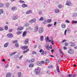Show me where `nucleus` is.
<instances>
[{
  "instance_id": "1",
  "label": "nucleus",
  "mask_w": 77,
  "mask_h": 77,
  "mask_svg": "<svg viewBox=\"0 0 77 77\" xmlns=\"http://www.w3.org/2000/svg\"><path fill=\"white\" fill-rule=\"evenodd\" d=\"M34 72L35 74L38 75V74H39L40 72V70L39 69L37 68L35 69Z\"/></svg>"
},
{
  "instance_id": "2",
  "label": "nucleus",
  "mask_w": 77,
  "mask_h": 77,
  "mask_svg": "<svg viewBox=\"0 0 77 77\" xmlns=\"http://www.w3.org/2000/svg\"><path fill=\"white\" fill-rule=\"evenodd\" d=\"M66 5L67 6H72V3H71V2L69 1H67L66 2Z\"/></svg>"
},
{
  "instance_id": "3",
  "label": "nucleus",
  "mask_w": 77,
  "mask_h": 77,
  "mask_svg": "<svg viewBox=\"0 0 77 77\" xmlns=\"http://www.w3.org/2000/svg\"><path fill=\"white\" fill-rule=\"evenodd\" d=\"M38 32L39 33H43L44 32V29H43V28H40L38 30Z\"/></svg>"
},
{
  "instance_id": "4",
  "label": "nucleus",
  "mask_w": 77,
  "mask_h": 77,
  "mask_svg": "<svg viewBox=\"0 0 77 77\" xmlns=\"http://www.w3.org/2000/svg\"><path fill=\"white\" fill-rule=\"evenodd\" d=\"M12 19L13 20H17V19H18V16L16 15L13 16L12 17Z\"/></svg>"
},
{
  "instance_id": "5",
  "label": "nucleus",
  "mask_w": 77,
  "mask_h": 77,
  "mask_svg": "<svg viewBox=\"0 0 77 77\" xmlns=\"http://www.w3.org/2000/svg\"><path fill=\"white\" fill-rule=\"evenodd\" d=\"M68 53L69 54H73L74 53V51L73 50L70 49L68 51Z\"/></svg>"
},
{
  "instance_id": "6",
  "label": "nucleus",
  "mask_w": 77,
  "mask_h": 77,
  "mask_svg": "<svg viewBox=\"0 0 77 77\" xmlns=\"http://www.w3.org/2000/svg\"><path fill=\"white\" fill-rule=\"evenodd\" d=\"M36 20V19H33L30 20L29 22V23H35V22Z\"/></svg>"
},
{
  "instance_id": "7",
  "label": "nucleus",
  "mask_w": 77,
  "mask_h": 77,
  "mask_svg": "<svg viewBox=\"0 0 77 77\" xmlns=\"http://www.w3.org/2000/svg\"><path fill=\"white\" fill-rule=\"evenodd\" d=\"M36 64L38 66H42V63L41 61H38L36 63Z\"/></svg>"
},
{
  "instance_id": "8",
  "label": "nucleus",
  "mask_w": 77,
  "mask_h": 77,
  "mask_svg": "<svg viewBox=\"0 0 77 77\" xmlns=\"http://www.w3.org/2000/svg\"><path fill=\"white\" fill-rule=\"evenodd\" d=\"M7 36L8 38H12V37H13V35L11 33L8 34L7 35Z\"/></svg>"
},
{
  "instance_id": "9",
  "label": "nucleus",
  "mask_w": 77,
  "mask_h": 77,
  "mask_svg": "<svg viewBox=\"0 0 77 77\" xmlns=\"http://www.w3.org/2000/svg\"><path fill=\"white\" fill-rule=\"evenodd\" d=\"M28 48V46H23L22 47V49L24 50H26Z\"/></svg>"
},
{
  "instance_id": "10",
  "label": "nucleus",
  "mask_w": 77,
  "mask_h": 77,
  "mask_svg": "<svg viewBox=\"0 0 77 77\" xmlns=\"http://www.w3.org/2000/svg\"><path fill=\"white\" fill-rule=\"evenodd\" d=\"M38 30V27L37 26H36L35 28L34 32H36Z\"/></svg>"
},
{
  "instance_id": "11",
  "label": "nucleus",
  "mask_w": 77,
  "mask_h": 77,
  "mask_svg": "<svg viewBox=\"0 0 77 77\" xmlns=\"http://www.w3.org/2000/svg\"><path fill=\"white\" fill-rule=\"evenodd\" d=\"M9 42H7L4 45V47H8V45H9Z\"/></svg>"
},
{
  "instance_id": "12",
  "label": "nucleus",
  "mask_w": 77,
  "mask_h": 77,
  "mask_svg": "<svg viewBox=\"0 0 77 77\" xmlns=\"http://www.w3.org/2000/svg\"><path fill=\"white\" fill-rule=\"evenodd\" d=\"M61 27L62 28H63V29H65V28H66V24L65 23H63L61 25Z\"/></svg>"
},
{
  "instance_id": "13",
  "label": "nucleus",
  "mask_w": 77,
  "mask_h": 77,
  "mask_svg": "<svg viewBox=\"0 0 77 77\" xmlns=\"http://www.w3.org/2000/svg\"><path fill=\"white\" fill-rule=\"evenodd\" d=\"M23 29L24 28H23V27H21L18 28L17 29V30H18V31H20V30H23Z\"/></svg>"
},
{
  "instance_id": "14",
  "label": "nucleus",
  "mask_w": 77,
  "mask_h": 77,
  "mask_svg": "<svg viewBox=\"0 0 77 77\" xmlns=\"http://www.w3.org/2000/svg\"><path fill=\"white\" fill-rule=\"evenodd\" d=\"M41 54L42 55H44V54L46 55L47 54V51H43Z\"/></svg>"
},
{
  "instance_id": "15",
  "label": "nucleus",
  "mask_w": 77,
  "mask_h": 77,
  "mask_svg": "<svg viewBox=\"0 0 77 77\" xmlns=\"http://www.w3.org/2000/svg\"><path fill=\"white\" fill-rule=\"evenodd\" d=\"M29 42V39L28 38L26 39L24 43L25 44H27Z\"/></svg>"
},
{
  "instance_id": "16",
  "label": "nucleus",
  "mask_w": 77,
  "mask_h": 77,
  "mask_svg": "<svg viewBox=\"0 0 77 77\" xmlns=\"http://www.w3.org/2000/svg\"><path fill=\"white\" fill-rule=\"evenodd\" d=\"M11 73H8L6 75V77H11Z\"/></svg>"
},
{
  "instance_id": "17",
  "label": "nucleus",
  "mask_w": 77,
  "mask_h": 77,
  "mask_svg": "<svg viewBox=\"0 0 77 77\" xmlns=\"http://www.w3.org/2000/svg\"><path fill=\"white\" fill-rule=\"evenodd\" d=\"M35 61V59H32V60H30L29 61V63H31L32 62H33Z\"/></svg>"
},
{
  "instance_id": "18",
  "label": "nucleus",
  "mask_w": 77,
  "mask_h": 77,
  "mask_svg": "<svg viewBox=\"0 0 77 77\" xmlns=\"http://www.w3.org/2000/svg\"><path fill=\"white\" fill-rule=\"evenodd\" d=\"M46 42H49V40L50 39V38L48 36H47V37L45 38Z\"/></svg>"
},
{
  "instance_id": "19",
  "label": "nucleus",
  "mask_w": 77,
  "mask_h": 77,
  "mask_svg": "<svg viewBox=\"0 0 77 77\" xmlns=\"http://www.w3.org/2000/svg\"><path fill=\"white\" fill-rule=\"evenodd\" d=\"M11 9L13 11H15L17 9V8L16 7H12L11 8Z\"/></svg>"
},
{
  "instance_id": "20",
  "label": "nucleus",
  "mask_w": 77,
  "mask_h": 77,
  "mask_svg": "<svg viewBox=\"0 0 77 77\" xmlns=\"http://www.w3.org/2000/svg\"><path fill=\"white\" fill-rule=\"evenodd\" d=\"M32 11H31V10H29V11H27L26 12V14H31V13H32Z\"/></svg>"
},
{
  "instance_id": "21",
  "label": "nucleus",
  "mask_w": 77,
  "mask_h": 77,
  "mask_svg": "<svg viewBox=\"0 0 77 77\" xmlns=\"http://www.w3.org/2000/svg\"><path fill=\"white\" fill-rule=\"evenodd\" d=\"M77 14L76 13L73 14L72 17L73 18H74V17H77Z\"/></svg>"
},
{
  "instance_id": "22",
  "label": "nucleus",
  "mask_w": 77,
  "mask_h": 77,
  "mask_svg": "<svg viewBox=\"0 0 77 77\" xmlns=\"http://www.w3.org/2000/svg\"><path fill=\"white\" fill-rule=\"evenodd\" d=\"M26 34L27 33H26V31L24 32L23 33V37H24V36H26Z\"/></svg>"
},
{
  "instance_id": "23",
  "label": "nucleus",
  "mask_w": 77,
  "mask_h": 77,
  "mask_svg": "<svg viewBox=\"0 0 77 77\" xmlns=\"http://www.w3.org/2000/svg\"><path fill=\"white\" fill-rule=\"evenodd\" d=\"M59 11H60L59 9H56L55 11V13H59Z\"/></svg>"
},
{
  "instance_id": "24",
  "label": "nucleus",
  "mask_w": 77,
  "mask_h": 77,
  "mask_svg": "<svg viewBox=\"0 0 77 77\" xmlns=\"http://www.w3.org/2000/svg\"><path fill=\"white\" fill-rule=\"evenodd\" d=\"M70 44H72L71 45V47H75V44L72 42H70Z\"/></svg>"
},
{
  "instance_id": "25",
  "label": "nucleus",
  "mask_w": 77,
  "mask_h": 77,
  "mask_svg": "<svg viewBox=\"0 0 77 77\" xmlns=\"http://www.w3.org/2000/svg\"><path fill=\"white\" fill-rule=\"evenodd\" d=\"M72 24H76L77 23V21L75 20H72Z\"/></svg>"
},
{
  "instance_id": "26",
  "label": "nucleus",
  "mask_w": 77,
  "mask_h": 77,
  "mask_svg": "<svg viewBox=\"0 0 77 77\" xmlns=\"http://www.w3.org/2000/svg\"><path fill=\"white\" fill-rule=\"evenodd\" d=\"M40 41H42L44 40V36H41L40 38Z\"/></svg>"
},
{
  "instance_id": "27",
  "label": "nucleus",
  "mask_w": 77,
  "mask_h": 77,
  "mask_svg": "<svg viewBox=\"0 0 77 77\" xmlns=\"http://www.w3.org/2000/svg\"><path fill=\"white\" fill-rule=\"evenodd\" d=\"M34 66V64L33 63L30 64L29 65V66L30 67V68H32L33 66Z\"/></svg>"
},
{
  "instance_id": "28",
  "label": "nucleus",
  "mask_w": 77,
  "mask_h": 77,
  "mask_svg": "<svg viewBox=\"0 0 77 77\" xmlns=\"http://www.w3.org/2000/svg\"><path fill=\"white\" fill-rule=\"evenodd\" d=\"M27 5H26L25 4H23L22 5V7L23 8H26V7H27Z\"/></svg>"
},
{
  "instance_id": "29",
  "label": "nucleus",
  "mask_w": 77,
  "mask_h": 77,
  "mask_svg": "<svg viewBox=\"0 0 77 77\" xmlns=\"http://www.w3.org/2000/svg\"><path fill=\"white\" fill-rule=\"evenodd\" d=\"M5 30H8V26L6 25L5 26Z\"/></svg>"
},
{
  "instance_id": "30",
  "label": "nucleus",
  "mask_w": 77,
  "mask_h": 77,
  "mask_svg": "<svg viewBox=\"0 0 77 77\" xmlns=\"http://www.w3.org/2000/svg\"><path fill=\"white\" fill-rule=\"evenodd\" d=\"M17 52H16L10 54V56H13V55H14Z\"/></svg>"
},
{
  "instance_id": "31",
  "label": "nucleus",
  "mask_w": 77,
  "mask_h": 77,
  "mask_svg": "<svg viewBox=\"0 0 77 77\" xmlns=\"http://www.w3.org/2000/svg\"><path fill=\"white\" fill-rule=\"evenodd\" d=\"M45 61L46 63H49V62H50V60L48 59H46Z\"/></svg>"
},
{
  "instance_id": "32",
  "label": "nucleus",
  "mask_w": 77,
  "mask_h": 77,
  "mask_svg": "<svg viewBox=\"0 0 77 77\" xmlns=\"http://www.w3.org/2000/svg\"><path fill=\"white\" fill-rule=\"evenodd\" d=\"M4 6V5L2 3H0V8H3Z\"/></svg>"
},
{
  "instance_id": "33",
  "label": "nucleus",
  "mask_w": 77,
  "mask_h": 77,
  "mask_svg": "<svg viewBox=\"0 0 77 77\" xmlns=\"http://www.w3.org/2000/svg\"><path fill=\"white\" fill-rule=\"evenodd\" d=\"M29 49H28L26 51H24L23 53L24 54V53H27V52L29 51Z\"/></svg>"
},
{
  "instance_id": "34",
  "label": "nucleus",
  "mask_w": 77,
  "mask_h": 77,
  "mask_svg": "<svg viewBox=\"0 0 77 77\" xmlns=\"http://www.w3.org/2000/svg\"><path fill=\"white\" fill-rule=\"evenodd\" d=\"M15 47H19V45H18V43H16L15 44Z\"/></svg>"
},
{
  "instance_id": "35",
  "label": "nucleus",
  "mask_w": 77,
  "mask_h": 77,
  "mask_svg": "<svg viewBox=\"0 0 77 77\" xmlns=\"http://www.w3.org/2000/svg\"><path fill=\"white\" fill-rule=\"evenodd\" d=\"M58 6L59 8H60V9H61L62 8V5H58Z\"/></svg>"
},
{
  "instance_id": "36",
  "label": "nucleus",
  "mask_w": 77,
  "mask_h": 77,
  "mask_svg": "<svg viewBox=\"0 0 77 77\" xmlns=\"http://www.w3.org/2000/svg\"><path fill=\"white\" fill-rule=\"evenodd\" d=\"M17 35H20V34H21L22 32L20 31H18L17 32Z\"/></svg>"
},
{
  "instance_id": "37",
  "label": "nucleus",
  "mask_w": 77,
  "mask_h": 77,
  "mask_svg": "<svg viewBox=\"0 0 77 77\" xmlns=\"http://www.w3.org/2000/svg\"><path fill=\"white\" fill-rule=\"evenodd\" d=\"M4 30V29L2 27H0V31H3Z\"/></svg>"
},
{
  "instance_id": "38",
  "label": "nucleus",
  "mask_w": 77,
  "mask_h": 77,
  "mask_svg": "<svg viewBox=\"0 0 77 77\" xmlns=\"http://www.w3.org/2000/svg\"><path fill=\"white\" fill-rule=\"evenodd\" d=\"M57 70L58 72H60V71L59 70V66H57Z\"/></svg>"
},
{
  "instance_id": "39",
  "label": "nucleus",
  "mask_w": 77,
  "mask_h": 77,
  "mask_svg": "<svg viewBox=\"0 0 77 77\" xmlns=\"http://www.w3.org/2000/svg\"><path fill=\"white\" fill-rule=\"evenodd\" d=\"M29 25V24L27 23L25 24V26H26V27H28Z\"/></svg>"
},
{
  "instance_id": "40",
  "label": "nucleus",
  "mask_w": 77,
  "mask_h": 77,
  "mask_svg": "<svg viewBox=\"0 0 77 77\" xmlns=\"http://www.w3.org/2000/svg\"><path fill=\"white\" fill-rule=\"evenodd\" d=\"M6 6L7 8H9V3H6Z\"/></svg>"
},
{
  "instance_id": "41",
  "label": "nucleus",
  "mask_w": 77,
  "mask_h": 77,
  "mask_svg": "<svg viewBox=\"0 0 77 77\" xmlns=\"http://www.w3.org/2000/svg\"><path fill=\"white\" fill-rule=\"evenodd\" d=\"M53 26V24H48V27H51Z\"/></svg>"
},
{
  "instance_id": "42",
  "label": "nucleus",
  "mask_w": 77,
  "mask_h": 77,
  "mask_svg": "<svg viewBox=\"0 0 77 77\" xmlns=\"http://www.w3.org/2000/svg\"><path fill=\"white\" fill-rule=\"evenodd\" d=\"M18 77H21V72H19L18 73Z\"/></svg>"
},
{
  "instance_id": "43",
  "label": "nucleus",
  "mask_w": 77,
  "mask_h": 77,
  "mask_svg": "<svg viewBox=\"0 0 77 77\" xmlns=\"http://www.w3.org/2000/svg\"><path fill=\"white\" fill-rule=\"evenodd\" d=\"M39 21H43L44 20V18L41 17L39 20Z\"/></svg>"
},
{
  "instance_id": "44",
  "label": "nucleus",
  "mask_w": 77,
  "mask_h": 77,
  "mask_svg": "<svg viewBox=\"0 0 77 77\" xmlns=\"http://www.w3.org/2000/svg\"><path fill=\"white\" fill-rule=\"evenodd\" d=\"M0 12L1 14H3V10L2 9H1L0 10Z\"/></svg>"
},
{
  "instance_id": "45",
  "label": "nucleus",
  "mask_w": 77,
  "mask_h": 77,
  "mask_svg": "<svg viewBox=\"0 0 77 77\" xmlns=\"http://www.w3.org/2000/svg\"><path fill=\"white\" fill-rule=\"evenodd\" d=\"M48 68H49L50 69H51V68H53V66H50L48 67Z\"/></svg>"
},
{
  "instance_id": "46",
  "label": "nucleus",
  "mask_w": 77,
  "mask_h": 77,
  "mask_svg": "<svg viewBox=\"0 0 77 77\" xmlns=\"http://www.w3.org/2000/svg\"><path fill=\"white\" fill-rule=\"evenodd\" d=\"M42 13V11H38V14L39 15H41Z\"/></svg>"
},
{
  "instance_id": "47",
  "label": "nucleus",
  "mask_w": 77,
  "mask_h": 77,
  "mask_svg": "<svg viewBox=\"0 0 77 77\" xmlns=\"http://www.w3.org/2000/svg\"><path fill=\"white\" fill-rule=\"evenodd\" d=\"M51 19H50L48 20V22L49 23H51Z\"/></svg>"
},
{
  "instance_id": "48",
  "label": "nucleus",
  "mask_w": 77,
  "mask_h": 77,
  "mask_svg": "<svg viewBox=\"0 0 77 77\" xmlns=\"http://www.w3.org/2000/svg\"><path fill=\"white\" fill-rule=\"evenodd\" d=\"M18 42V40H16L15 41H12V43H16V42Z\"/></svg>"
},
{
  "instance_id": "49",
  "label": "nucleus",
  "mask_w": 77,
  "mask_h": 77,
  "mask_svg": "<svg viewBox=\"0 0 77 77\" xmlns=\"http://www.w3.org/2000/svg\"><path fill=\"white\" fill-rule=\"evenodd\" d=\"M41 63H42H42L43 64H45V62L44 61H42L41 62Z\"/></svg>"
},
{
  "instance_id": "50",
  "label": "nucleus",
  "mask_w": 77,
  "mask_h": 77,
  "mask_svg": "<svg viewBox=\"0 0 77 77\" xmlns=\"http://www.w3.org/2000/svg\"><path fill=\"white\" fill-rule=\"evenodd\" d=\"M19 2L20 3H24V1H22L21 0H20L19 1Z\"/></svg>"
},
{
  "instance_id": "51",
  "label": "nucleus",
  "mask_w": 77,
  "mask_h": 77,
  "mask_svg": "<svg viewBox=\"0 0 77 77\" xmlns=\"http://www.w3.org/2000/svg\"><path fill=\"white\" fill-rule=\"evenodd\" d=\"M12 31H13V29H10L8 30V31L9 32H12Z\"/></svg>"
},
{
  "instance_id": "52",
  "label": "nucleus",
  "mask_w": 77,
  "mask_h": 77,
  "mask_svg": "<svg viewBox=\"0 0 77 77\" xmlns=\"http://www.w3.org/2000/svg\"><path fill=\"white\" fill-rule=\"evenodd\" d=\"M67 32V30L66 29L64 32V35H66V34Z\"/></svg>"
},
{
  "instance_id": "53",
  "label": "nucleus",
  "mask_w": 77,
  "mask_h": 77,
  "mask_svg": "<svg viewBox=\"0 0 77 77\" xmlns=\"http://www.w3.org/2000/svg\"><path fill=\"white\" fill-rule=\"evenodd\" d=\"M65 23H69V21L67 20L65 21Z\"/></svg>"
},
{
  "instance_id": "54",
  "label": "nucleus",
  "mask_w": 77,
  "mask_h": 77,
  "mask_svg": "<svg viewBox=\"0 0 77 77\" xmlns=\"http://www.w3.org/2000/svg\"><path fill=\"white\" fill-rule=\"evenodd\" d=\"M32 54H36V53L35 51H33Z\"/></svg>"
},
{
  "instance_id": "55",
  "label": "nucleus",
  "mask_w": 77,
  "mask_h": 77,
  "mask_svg": "<svg viewBox=\"0 0 77 77\" xmlns=\"http://www.w3.org/2000/svg\"><path fill=\"white\" fill-rule=\"evenodd\" d=\"M37 47V45H35L34 46V48H36Z\"/></svg>"
},
{
  "instance_id": "56",
  "label": "nucleus",
  "mask_w": 77,
  "mask_h": 77,
  "mask_svg": "<svg viewBox=\"0 0 77 77\" xmlns=\"http://www.w3.org/2000/svg\"><path fill=\"white\" fill-rule=\"evenodd\" d=\"M65 46H68V43L66 42L65 43Z\"/></svg>"
},
{
  "instance_id": "57",
  "label": "nucleus",
  "mask_w": 77,
  "mask_h": 77,
  "mask_svg": "<svg viewBox=\"0 0 77 77\" xmlns=\"http://www.w3.org/2000/svg\"><path fill=\"white\" fill-rule=\"evenodd\" d=\"M46 49H47V50H49V47H48V46H46Z\"/></svg>"
},
{
  "instance_id": "58",
  "label": "nucleus",
  "mask_w": 77,
  "mask_h": 77,
  "mask_svg": "<svg viewBox=\"0 0 77 77\" xmlns=\"http://www.w3.org/2000/svg\"><path fill=\"white\" fill-rule=\"evenodd\" d=\"M51 43H52V45H54V42H53V41H51Z\"/></svg>"
},
{
  "instance_id": "59",
  "label": "nucleus",
  "mask_w": 77,
  "mask_h": 77,
  "mask_svg": "<svg viewBox=\"0 0 77 77\" xmlns=\"http://www.w3.org/2000/svg\"><path fill=\"white\" fill-rule=\"evenodd\" d=\"M23 57V55H22L20 57H19V59H21L22 58V57Z\"/></svg>"
},
{
  "instance_id": "60",
  "label": "nucleus",
  "mask_w": 77,
  "mask_h": 77,
  "mask_svg": "<svg viewBox=\"0 0 77 77\" xmlns=\"http://www.w3.org/2000/svg\"><path fill=\"white\" fill-rule=\"evenodd\" d=\"M63 48H64V50H66V49H67V48H66V47H64Z\"/></svg>"
},
{
  "instance_id": "61",
  "label": "nucleus",
  "mask_w": 77,
  "mask_h": 77,
  "mask_svg": "<svg viewBox=\"0 0 77 77\" xmlns=\"http://www.w3.org/2000/svg\"><path fill=\"white\" fill-rule=\"evenodd\" d=\"M72 75L71 74H69L68 75V76L69 77H71Z\"/></svg>"
},
{
  "instance_id": "62",
  "label": "nucleus",
  "mask_w": 77,
  "mask_h": 77,
  "mask_svg": "<svg viewBox=\"0 0 77 77\" xmlns=\"http://www.w3.org/2000/svg\"><path fill=\"white\" fill-rule=\"evenodd\" d=\"M28 30H33V29L29 27L28 28Z\"/></svg>"
},
{
  "instance_id": "63",
  "label": "nucleus",
  "mask_w": 77,
  "mask_h": 77,
  "mask_svg": "<svg viewBox=\"0 0 77 77\" xmlns=\"http://www.w3.org/2000/svg\"><path fill=\"white\" fill-rule=\"evenodd\" d=\"M66 40H63V42H62V43H63V42H66Z\"/></svg>"
},
{
  "instance_id": "64",
  "label": "nucleus",
  "mask_w": 77,
  "mask_h": 77,
  "mask_svg": "<svg viewBox=\"0 0 77 77\" xmlns=\"http://www.w3.org/2000/svg\"><path fill=\"white\" fill-rule=\"evenodd\" d=\"M43 50L42 49H41L40 51H39V52L40 53H42V51H43Z\"/></svg>"
}]
</instances>
